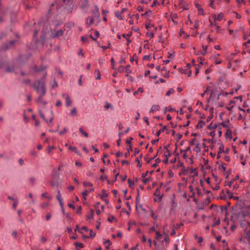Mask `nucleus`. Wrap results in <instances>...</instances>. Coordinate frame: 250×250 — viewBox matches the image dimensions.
<instances>
[{
    "label": "nucleus",
    "instance_id": "17",
    "mask_svg": "<svg viewBox=\"0 0 250 250\" xmlns=\"http://www.w3.org/2000/svg\"><path fill=\"white\" fill-rule=\"evenodd\" d=\"M209 22H210V26L214 27L216 29H219L220 28L219 26L218 25V24L216 22H213L212 21L209 20Z\"/></svg>",
    "mask_w": 250,
    "mask_h": 250
},
{
    "label": "nucleus",
    "instance_id": "50",
    "mask_svg": "<svg viewBox=\"0 0 250 250\" xmlns=\"http://www.w3.org/2000/svg\"><path fill=\"white\" fill-rule=\"evenodd\" d=\"M42 196L43 198H46L49 200H51V197H50V196H46V193H42Z\"/></svg>",
    "mask_w": 250,
    "mask_h": 250
},
{
    "label": "nucleus",
    "instance_id": "26",
    "mask_svg": "<svg viewBox=\"0 0 250 250\" xmlns=\"http://www.w3.org/2000/svg\"><path fill=\"white\" fill-rule=\"evenodd\" d=\"M162 235L158 231H156V236L155 238L157 240H160L162 238Z\"/></svg>",
    "mask_w": 250,
    "mask_h": 250
},
{
    "label": "nucleus",
    "instance_id": "19",
    "mask_svg": "<svg viewBox=\"0 0 250 250\" xmlns=\"http://www.w3.org/2000/svg\"><path fill=\"white\" fill-rule=\"evenodd\" d=\"M88 38H90L91 39V41H92L93 40H94V38H93L91 34H89L87 37H82V38H81V40L83 42H85L87 40H88Z\"/></svg>",
    "mask_w": 250,
    "mask_h": 250
},
{
    "label": "nucleus",
    "instance_id": "31",
    "mask_svg": "<svg viewBox=\"0 0 250 250\" xmlns=\"http://www.w3.org/2000/svg\"><path fill=\"white\" fill-rule=\"evenodd\" d=\"M74 244L77 248H82L83 247V245L81 243L75 242Z\"/></svg>",
    "mask_w": 250,
    "mask_h": 250
},
{
    "label": "nucleus",
    "instance_id": "13",
    "mask_svg": "<svg viewBox=\"0 0 250 250\" xmlns=\"http://www.w3.org/2000/svg\"><path fill=\"white\" fill-rule=\"evenodd\" d=\"M202 47H203V51H199V52L196 53V55L201 54V55H204L207 54V50L208 48V46L203 45Z\"/></svg>",
    "mask_w": 250,
    "mask_h": 250
},
{
    "label": "nucleus",
    "instance_id": "1",
    "mask_svg": "<svg viewBox=\"0 0 250 250\" xmlns=\"http://www.w3.org/2000/svg\"><path fill=\"white\" fill-rule=\"evenodd\" d=\"M33 87L39 94V97L37 100V104L39 105H45L46 102L42 100V97L46 93L44 83H41L39 81H36L34 83Z\"/></svg>",
    "mask_w": 250,
    "mask_h": 250
},
{
    "label": "nucleus",
    "instance_id": "34",
    "mask_svg": "<svg viewBox=\"0 0 250 250\" xmlns=\"http://www.w3.org/2000/svg\"><path fill=\"white\" fill-rule=\"evenodd\" d=\"M94 21V19L92 18H89L87 20L86 24L88 25H90L93 23Z\"/></svg>",
    "mask_w": 250,
    "mask_h": 250
},
{
    "label": "nucleus",
    "instance_id": "23",
    "mask_svg": "<svg viewBox=\"0 0 250 250\" xmlns=\"http://www.w3.org/2000/svg\"><path fill=\"white\" fill-rule=\"evenodd\" d=\"M154 195L155 196L159 197V198H162V196L160 194V189L159 188H157V189L156 190V191H155Z\"/></svg>",
    "mask_w": 250,
    "mask_h": 250
},
{
    "label": "nucleus",
    "instance_id": "29",
    "mask_svg": "<svg viewBox=\"0 0 250 250\" xmlns=\"http://www.w3.org/2000/svg\"><path fill=\"white\" fill-rule=\"evenodd\" d=\"M226 136L228 138H231V131L229 129L227 130L226 133Z\"/></svg>",
    "mask_w": 250,
    "mask_h": 250
},
{
    "label": "nucleus",
    "instance_id": "57",
    "mask_svg": "<svg viewBox=\"0 0 250 250\" xmlns=\"http://www.w3.org/2000/svg\"><path fill=\"white\" fill-rule=\"evenodd\" d=\"M54 148V146H50L48 147V152L50 153Z\"/></svg>",
    "mask_w": 250,
    "mask_h": 250
},
{
    "label": "nucleus",
    "instance_id": "64",
    "mask_svg": "<svg viewBox=\"0 0 250 250\" xmlns=\"http://www.w3.org/2000/svg\"><path fill=\"white\" fill-rule=\"evenodd\" d=\"M220 56V54L218 53H215L214 54L213 57V59L215 60L217 59V58Z\"/></svg>",
    "mask_w": 250,
    "mask_h": 250
},
{
    "label": "nucleus",
    "instance_id": "12",
    "mask_svg": "<svg viewBox=\"0 0 250 250\" xmlns=\"http://www.w3.org/2000/svg\"><path fill=\"white\" fill-rule=\"evenodd\" d=\"M160 107L159 105H157V104H154V105H153L150 110H149V112L150 113H153L156 111H158L160 109Z\"/></svg>",
    "mask_w": 250,
    "mask_h": 250
},
{
    "label": "nucleus",
    "instance_id": "5",
    "mask_svg": "<svg viewBox=\"0 0 250 250\" xmlns=\"http://www.w3.org/2000/svg\"><path fill=\"white\" fill-rule=\"evenodd\" d=\"M93 230L92 229H90L89 230L87 228V230H83V233H82L83 235V238H87L91 237L92 235Z\"/></svg>",
    "mask_w": 250,
    "mask_h": 250
},
{
    "label": "nucleus",
    "instance_id": "47",
    "mask_svg": "<svg viewBox=\"0 0 250 250\" xmlns=\"http://www.w3.org/2000/svg\"><path fill=\"white\" fill-rule=\"evenodd\" d=\"M151 216L154 218V220H156L157 219V216L155 215L154 211L152 210H151Z\"/></svg>",
    "mask_w": 250,
    "mask_h": 250
},
{
    "label": "nucleus",
    "instance_id": "9",
    "mask_svg": "<svg viewBox=\"0 0 250 250\" xmlns=\"http://www.w3.org/2000/svg\"><path fill=\"white\" fill-rule=\"evenodd\" d=\"M62 97H64L65 99L66 105L67 106H69L71 104L72 102H71V100L70 98L68 96V95H67L66 94H62Z\"/></svg>",
    "mask_w": 250,
    "mask_h": 250
},
{
    "label": "nucleus",
    "instance_id": "3",
    "mask_svg": "<svg viewBox=\"0 0 250 250\" xmlns=\"http://www.w3.org/2000/svg\"><path fill=\"white\" fill-rule=\"evenodd\" d=\"M209 92H210V95L207 100L208 103L216 102L219 100V97L221 95L220 93L216 94L214 92L210 90Z\"/></svg>",
    "mask_w": 250,
    "mask_h": 250
},
{
    "label": "nucleus",
    "instance_id": "27",
    "mask_svg": "<svg viewBox=\"0 0 250 250\" xmlns=\"http://www.w3.org/2000/svg\"><path fill=\"white\" fill-rule=\"evenodd\" d=\"M179 35L184 38H187L189 36V35H186L185 31L181 29L179 32Z\"/></svg>",
    "mask_w": 250,
    "mask_h": 250
},
{
    "label": "nucleus",
    "instance_id": "21",
    "mask_svg": "<svg viewBox=\"0 0 250 250\" xmlns=\"http://www.w3.org/2000/svg\"><path fill=\"white\" fill-rule=\"evenodd\" d=\"M90 214L86 216V220L87 221H89L93 217V211L92 209L90 210Z\"/></svg>",
    "mask_w": 250,
    "mask_h": 250
},
{
    "label": "nucleus",
    "instance_id": "10",
    "mask_svg": "<svg viewBox=\"0 0 250 250\" xmlns=\"http://www.w3.org/2000/svg\"><path fill=\"white\" fill-rule=\"evenodd\" d=\"M214 20L215 21H221V20H222L224 18V15H223V14L222 13H219L218 16H216L215 15H213L212 16Z\"/></svg>",
    "mask_w": 250,
    "mask_h": 250
},
{
    "label": "nucleus",
    "instance_id": "43",
    "mask_svg": "<svg viewBox=\"0 0 250 250\" xmlns=\"http://www.w3.org/2000/svg\"><path fill=\"white\" fill-rule=\"evenodd\" d=\"M218 126H219V127H218L219 129H221V126H223L224 127H226V128L229 127L228 125L225 124V123H221L220 125H218Z\"/></svg>",
    "mask_w": 250,
    "mask_h": 250
},
{
    "label": "nucleus",
    "instance_id": "8",
    "mask_svg": "<svg viewBox=\"0 0 250 250\" xmlns=\"http://www.w3.org/2000/svg\"><path fill=\"white\" fill-rule=\"evenodd\" d=\"M162 243L167 246L169 243V236L168 233H164V238L162 241Z\"/></svg>",
    "mask_w": 250,
    "mask_h": 250
},
{
    "label": "nucleus",
    "instance_id": "54",
    "mask_svg": "<svg viewBox=\"0 0 250 250\" xmlns=\"http://www.w3.org/2000/svg\"><path fill=\"white\" fill-rule=\"evenodd\" d=\"M220 223V221L219 219H218L212 225V226H215L216 225H219Z\"/></svg>",
    "mask_w": 250,
    "mask_h": 250
},
{
    "label": "nucleus",
    "instance_id": "49",
    "mask_svg": "<svg viewBox=\"0 0 250 250\" xmlns=\"http://www.w3.org/2000/svg\"><path fill=\"white\" fill-rule=\"evenodd\" d=\"M68 207L72 208L73 209L75 208V205L73 202H72L71 203H69L68 204Z\"/></svg>",
    "mask_w": 250,
    "mask_h": 250
},
{
    "label": "nucleus",
    "instance_id": "58",
    "mask_svg": "<svg viewBox=\"0 0 250 250\" xmlns=\"http://www.w3.org/2000/svg\"><path fill=\"white\" fill-rule=\"evenodd\" d=\"M198 11L200 14L203 15L204 14L203 9L201 7L198 8Z\"/></svg>",
    "mask_w": 250,
    "mask_h": 250
},
{
    "label": "nucleus",
    "instance_id": "40",
    "mask_svg": "<svg viewBox=\"0 0 250 250\" xmlns=\"http://www.w3.org/2000/svg\"><path fill=\"white\" fill-rule=\"evenodd\" d=\"M182 72L188 75V77H190L191 75V71L190 70H186L182 71Z\"/></svg>",
    "mask_w": 250,
    "mask_h": 250
},
{
    "label": "nucleus",
    "instance_id": "16",
    "mask_svg": "<svg viewBox=\"0 0 250 250\" xmlns=\"http://www.w3.org/2000/svg\"><path fill=\"white\" fill-rule=\"evenodd\" d=\"M188 172H189V167H188L187 168H184L182 169L181 172L180 173V174L186 175L188 174Z\"/></svg>",
    "mask_w": 250,
    "mask_h": 250
},
{
    "label": "nucleus",
    "instance_id": "36",
    "mask_svg": "<svg viewBox=\"0 0 250 250\" xmlns=\"http://www.w3.org/2000/svg\"><path fill=\"white\" fill-rule=\"evenodd\" d=\"M174 92V90L173 88H170L166 93V96H169L170 95V94L173 93Z\"/></svg>",
    "mask_w": 250,
    "mask_h": 250
},
{
    "label": "nucleus",
    "instance_id": "7",
    "mask_svg": "<svg viewBox=\"0 0 250 250\" xmlns=\"http://www.w3.org/2000/svg\"><path fill=\"white\" fill-rule=\"evenodd\" d=\"M83 230H87V228L86 227H83L82 228H79V225H76L74 229V231L76 232L78 231L80 233H83Z\"/></svg>",
    "mask_w": 250,
    "mask_h": 250
},
{
    "label": "nucleus",
    "instance_id": "46",
    "mask_svg": "<svg viewBox=\"0 0 250 250\" xmlns=\"http://www.w3.org/2000/svg\"><path fill=\"white\" fill-rule=\"evenodd\" d=\"M104 244L105 245V247L107 248H108V247L111 245V243L109 240H106L104 242Z\"/></svg>",
    "mask_w": 250,
    "mask_h": 250
},
{
    "label": "nucleus",
    "instance_id": "38",
    "mask_svg": "<svg viewBox=\"0 0 250 250\" xmlns=\"http://www.w3.org/2000/svg\"><path fill=\"white\" fill-rule=\"evenodd\" d=\"M57 198L59 202L63 201L60 191H58V194L57 195Z\"/></svg>",
    "mask_w": 250,
    "mask_h": 250
},
{
    "label": "nucleus",
    "instance_id": "53",
    "mask_svg": "<svg viewBox=\"0 0 250 250\" xmlns=\"http://www.w3.org/2000/svg\"><path fill=\"white\" fill-rule=\"evenodd\" d=\"M144 121L146 123V124L147 125H149V122L148 121V119L147 117H145L144 118Z\"/></svg>",
    "mask_w": 250,
    "mask_h": 250
},
{
    "label": "nucleus",
    "instance_id": "51",
    "mask_svg": "<svg viewBox=\"0 0 250 250\" xmlns=\"http://www.w3.org/2000/svg\"><path fill=\"white\" fill-rule=\"evenodd\" d=\"M148 172L147 171H146L145 173H143L142 175V177L143 178V179H145V178H146V177L148 175Z\"/></svg>",
    "mask_w": 250,
    "mask_h": 250
},
{
    "label": "nucleus",
    "instance_id": "22",
    "mask_svg": "<svg viewBox=\"0 0 250 250\" xmlns=\"http://www.w3.org/2000/svg\"><path fill=\"white\" fill-rule=\"evenodd\" d=\"M219 151H218V154H219L220 153H223V152H225V151H224V146L223 144H220L219 145Z\"/></svg>",
    "mask_w": 250,
    "mask_h": 250
},
{
    "label": "nucleus",
    "instance_id": "18",
    "mask_svg": "<svg viewBox=\"0 0 250 250\" xmlns=\"http://www.w3.org/2000/svg\"><path fill=\"white\" fill-rule=\"evenodd\" d=\"M164 149H166L167 150V152H165L164 154V156L166 158H168V157L170 156V155H171L170 152L169 150L168 149V148L167 146H165Z\"/></svg>",
    "mask_w": 250,
    "mask_h": 250
},
{
    "label": "nucleus",
    "instance_id": "4",
    "mask_svg": "<svg viewBox=\"0 0 250 250\" xmlns=\"http://www.w3.org/2000/svg\"><path fill=\"white\" fill-rule=\"evenodd\" d=\"M63 33L64 31L62 29L55 30L54 31H52V36L54 38H58L59 37L62 36L63 34Z\"/></svg>",
    "mask_w": 250,
    "mask_h": 250
},
{
    "label": "nucleus",
    "instance_id": "32",
    "mask_svg": "<svg viewBox=\"0 0 250 250\" xmlns=\"http://www.w3.org/2000/svg\"><path fill=\"white\" fill-rule=\"evenodd\" d=\"M142 181L145 184H146L150 182V177L149 176L148 177H147L146 178L143 179L142 180Z\"/></svg>",
    "mask_w": 250,
    "mask_h": 250
},
{
    "label": "nucleus",
    "instance_id": "28",
    "mask_svg": "<svg viewBox=\"0 0 250 250\" xmlns=\"http://www.w3.org/2000/svg\"><path fill=\"white\" fill-rule=\"evenodd\" d=\"M104 107L106 109L110 108L111 110L113 109V105H112V104L108 103H106L105 104V105H104Z\"/></svg>",
    "mask_w": 250,
    "mask_h": 250
},
{
    "label": "nucleus",
    "instance_id": "45",
    "mask_svg": "<svg viewBox=\"0 0 250 250\" xmlns=\"http://www.w3.org/2000/svg\"><path fill=\"white\" fill-rule=\"evenodd\" d=\"M130 66L129 65H127L126 66V69H125V72L127 73V74H129L131 72V69H130Z\"/></svg>",
    "mask_w": 250,
    "mask_h": 250
},
{
    "label": "nucleus",
    "instance_id": "41",
    "mask_svg": "<svg viewBox=\"0 0 250 250\" xmlns=\"http://www.w3.org/2000/svg\"><path fill=\"white\" fill-rule=\"evenodd\" d=\"M136 209L138 210L140 209H141L143 210H145L143 208L142 205L141 204H140V203H137V204H136Z\"/></svg>",
    "mask_w": 250,
    "mask_h": 250
},
{
    "label": "nucleus",
    "instance_id": "56",
    "mask_svg": "<svg viewBox=\"0 0 250 250\" xmlns=\"http://www.w3.org/2000/svg\"><path fill=\"white\" fill-rule=\"evenodd\" d=\"M48 206V203H42L41 205V207L42 208H45V207H47Z\"/></svg>",
    "mask_w": 250,
    "mask_h": 250
},
{
    "label": "nucleus",
    "instance_id": "59",
    "mask_svg": "<svg viewBox=\"0 0 250 250\" xmlns=\"http://www.w3.org/2000/svg\"><path fill=\"white\" fill-rule=\"evenodd\" d=\"M150 13L151 11H146L145 13L143 14L142 15L144 16H148Z\"/></svg>",
    "mask_w": 250,
    "mask_h": 250
},
{
    "label": "nucleus",
    "instance_id": "37",
    "mask_svg": "<svg viewBox=\"0 0 250 250\" xmlns=\"http://www.w3.org/2000/svg\"><path fill=\"white\" fill-rule=\"evenodd\" d=\"M245 237L248 239V240H249V241L250 243V230H249V231H247L245 233Z\"/></svg>",
    "mask_w": 250,
    "mask_h": 250
},
{
    "label": "nucleus",
    "instance_id": "48",
    "mask_svg": "<svg viewBox=\"0 0 250 250\" xmlns=\"http://www.w3.org/2000/svg\"><path fill=\"white\" fill-rule=\"evenodd\" d=\"M17 205H18V200H15V201H14V202L13 204V208L14 209H16Z\"/></svg>",
    "mask_w": 250,
    "mask_h": 250
},
{
    "label": "nucleus",
    "instance_id": "11",
    "mask_svg": "<svg viewBox=\"0 0 250 250\" xmlns=\"http://www.w3.org/2000/svg\"><path fill=\"white\" fill-rule=\"evenodd\" d=\"M95 21H96V22L97 23H99L101 21L100 20V13L99 11H98V9H96V7H95Z\"/></svg>",
    "mask_w": 250,
    "mask_h": 250
},
{
    "label": "nucleus",
    "instance_id": "15",
    "mask_svg": "<svg viewBox=\"0 0 250 250\" xmlns=\"http://www.w3.org/2000/svg\"><path fill=\"white\" fill-rule=\"evenodd\" d=\"M218 127H219V126H218L217 125H215V124H213L212 123H210L208 125V128L210 130H214L215 129H217V128H218Z\"/></svg>",
    "mask_w": 250,
    "mask_h": 250
},
{
    "label": "nucleus",
    "instance_id": "2",
    "mask_svg": "<svg viewBox=\"0 0 250 250\" xmlns=\"http://www.w3.org/2000/svg\"><path fill=\"white\" fill-rule=\"evenodd\" d=\"M246 216V214L244 209H241L233 213L232 219L235 222H242L244 220Z\"/></svg>",
    "mask_w": 250,
    "mask_h": 250
},
{
    "label": "nucleus",
    "instance_id": "44",
    "mask_svg": "<svg viewBox=\"0 0 250 250\" xmlns=\"http://www.w3.org/2000/svg\"><path fill=\"white\" fill-rule=\"evenodd\" d=\"M35 178H34V177H30L29 179V183L31 184V185H33L35 183Z\"/></svg>",
    "mask_w": 250,
    "mask_h": 250
},
{
    "label": "nucleus",
    "instance_id": "63",
    "mask_svg": "<svg viewBox=\"0 0 250 250\" xmlns=\"http://www.w3.org/2000/svg\"><path fill=\"white\" fill-rule=\"evenodd\" d=\"M147 36L150 38H152L154 37V34L153 32H149L147 33Z\"/></svg>",
    "mask_w": 250,
    "mask_h": 250
},
{
    "label": "nucleus",
    "instance_id": "61",
    "mask_svg": "<svg viewBox=\"0 0 250 250\" xmlns=\"http://www.w3.org/2000/svg\"><path fill=\"white\" fill-rule=\"evenodd\" d=\"M66 230L68 232V233L70 234L72 232V229L71 228H67Z\"/></svg>",
    "mask_w": 250,
    "mask_h": 250
},
{
    "label": "nucleus",
    "instance_id": "24",
    "mask_svg": "<svg viewBox=\"0 0 250 250\" xmlns=\"http://www.w3.org/2000/svg\"><path fill=\"white\" fill-rule=\"evenodd\" d=\"M69 149L75 151L78 155H80L79 151L77 150V149L76 147L70 146L69 147Z\"/></svg>",
    "mask_w": 250,
    "mask_h": 250
},
{
    "label": "nucleus",
    "instance_id": "42",
    "mask_svg": "<svg viewBox=\"0 0 250 250\" xmlns=\"http://www.w3.org/2000/svg\"><path fill=\"white\" fill-rule=\"evenodd\" d=\"M83 185L86 188H87L88 187H92L93 186L92 183H89V182H85L83 183Z\"/></svg>",
    "mask_w": 250,
    "mask_h": 250
},
{
    "label": "nucleus",
    "instance_id": "60",
    "mask_svg": "<svg viewBox=\"0 0 250 250\" xmlns=\"http://www.w3.org/2000/svg\"><path fill=\"white\" fill-rule=\"evenodd\" d=\"M82 210V207L81 206H79L77 208V213H80Z\"/></svg>",
    "mask_w": 250,
    "mask_h": 250
},
{
    "label": "nucleus",
    "instance_id": "20",
    "mask_svg": "<svg viewBox=\"0 0 250 250\" xmlns=\"http://www.w3.org/2000/svg\"><path fill=\"white\" fill-rule=\"evenodd\" d=\"M92 190V189H91L90 190H85L84 191H83V192H82V195H83V198L84 199V200H86V196L87 194H88V193Z\"/></svg>",
    "mask_w": 250,
    "mask_h": 250
},
{
    "label": "nucleus",
    "instance_id": "62",
    "mask_svg": "<svg viewBox=\"0 0 250 250\" xmlns=\"http://www.w3.org/2000/svg\"><path fill=\"white\" fill-rule=\"evenodd\" d=\"M128 183L129 187H131V186L134 185V182L132 181H131L130 179L128 180Z\"/></svg>",
    "mask_w": 250,
    "mask_h": 250
},
{
    "label": "nucleus",
    "instance_id": "35",
    "mask_svg": "<svg viewBox=\"0 0 250 250\" xmlns=\"http://www.w3.org/2000/svg\"><path fill=\"white\" fill-rule=\"evenodd\" d=\"M204 125V123L202 121H199L197 124V126L198 128H202Z\"/></svg>",
    "mask_w": 250,
    "mask_h": 250
},
{
    "label": "nucleus",
    "instance_id": "33",
    "mask_svg": "<svg viewBox=\"0 0 250 250\" xmlns=\"http://www.w3.org/2000/svg\"><path fill=\"white\" fill-rule=\"evenodd\" d=\"M95 78L96 79H101V75L99 71H95Z\"/></svg>",
    "mask_w": 250,
    "mask_h": 250
},
{
    "label": "nucleus",
    "instance_id": "14",
    "mask_svg": "<svg viewBox=\"0 0 250 250\" xmlns=\"http://www.w3.org/2000/svg\"><path fill=\"white\" fill-rule=\"evenodd\" d=\"M226 193L229 199H233L236 200H238V197L233 196L232 194L229 190L226 191Z\"/></svg>",
    "mask_w": 250,
    "mask_h": 250
},
{
    "label": "nucleus",
    "instance_id": "30",
    "mask_svg": "<svg viewBox=\"0 0 250 250\" xmlns=\"http://www.w3.org/2000/svg\"><path fill=\"white\" fill-rule=\"evenodd\" d=\"M77 114L76 108L75 107H73L70 112V115L72 116H74Z\"/></svg>",
    "mask_w": 250,
    "mask_h": 250
},
{
    "label": "nucleus",
    "instance_id": "25",
    "mask_svg": "<svg viewBox=\"0 0 250 250\" xmlns=\"http://www.w3.org/2000/svg\"><path fill=\"white\" fill-rule=\"evenodd\" d=\"M166 128H167V126H163L162 128L161 129L158 130L157 132V133H156L157 136H159L161 134V132L164 131V130H165L166 129Z\"/></svg>",
    "mask_w": 250,
    "mask_h": 250
},
{
    "label": "nucleus",
    "instance_id": "39",
    "mask_svg": "<svg viewBox=\"0 0 250 250\" xmlns=\"http://www.w3.org/2000/svg\"><path fill=\"white\" fill-rule=\"evenodd\" d=\"M80 132L85 137H88V134L83 130V129L82 128H79Z\"/></svg>",
    "mask_w": 250,
    "mask_h": 250
},
{
    "label": "nucleus",
    "instance_id": "6",
    "mask_svg": "<svg viewBox=\"0 0 250 250\" xmlns=\"http://www.w3.org/2000/svg\"><path fill=\"white\" fill-rule=\"evenodd\" d=\"M189 171L190 173H192V175L191 177L192 178H194L195 177L197 176L198 175V172L196 168H194L191 167H189Z\"/></svg>",
    "mask_w": 250,
    "mask_h": 250
},
{
    "label": "nucleus",
    "instance_id": "55",
    "mask_svg": "<svg viewBox=\"0 0 250 250\" xmlns=\"http://www.w3.org/2000/svg\"><path fill=\"white\" fill-rule=\"evenodd\" d=\"M124 71V67L122 65L120 66V67L118 68V71H119L121 73H122Z\"/></svg>",
    "mask_w": 250,
    "mask_h": 250
},
{
    "label": "nucleus",
    "instance_id": "52",
    "mask_svg": "<svg viewBox=\"0 0 250 250\" xmlns=\"http://www.w3.org/2000/svg\"><path fill=\"white\" fill-rule=\"evenodd\" d=\"M214 60L215 61V62L216 64H219L222 63V61L221 60L217 59Z\"/></svg>",
    "mask_w": 250,
    "mask_h": 250
}]
</instances>
